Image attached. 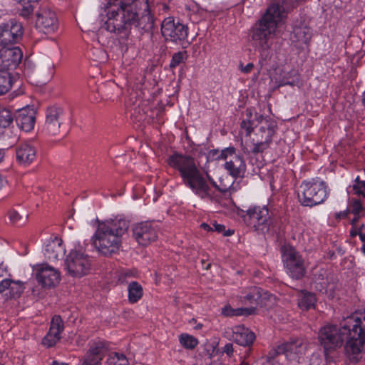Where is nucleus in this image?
Segmentation results:
<instances>
[{
	"instance_id": "obj_15",
	"label": "nucleus",
	"mask_w": 365,
	"mask_h": 365,
	"mask_svg": "<svg viewBox=\"0 0 365 365\" xmlns=\"http://www.w3.org/2000/svg\"><path fill=\"white\" fill-rule=\"evenodd\" d=\"M54 74L53 64L48 65L41 73H38L36 65L30 57L24 58V79L34 86L44 84L53 77Z\"/></svg>"
},
{
	"instance_id": "obj_53",
	"label": "nucleus",
	"mask_w": 365,
	"mask_h": 365,
	"mask_svg": "<svg viewBox=\"0 0 365 365\" xmlns=\"http://www.w3.org/2000/svg\"><path fill=\"white\" fill-rule=\"evenodd\" d=\"M16 158L19 163H21L23 160V150L21 149H18L16 150Z\"/></svg>"
},
{
	"instance_id": "obj_50",
	"label": "nucleus",
	"mask_w": 365,
	"mask_h": 365,
	"mask_svg": "<svg viewBox=\"0 0 365 365\" xmlns=\"http://www.w3.org/2000/svg\"><path fill=\"white\" fill-rule=\"evenodd\" d=\"M233 351V344L232 343H227L223 347V353H225L229 357L232 356Z\"/></svg>"
},
{
	"instance_id": "obj_39",
	"label": "nucleus",
	"mask_w": 365,
	"mask_h": 365,
	"mask_svg": "<svg viewBox=\"0 0 365 365\" xmlns=\"http://www.w3.org/2000/svg\"><path fill=\"white\" fill-rule=\"evenodd\" d=\"M187 51H178L177 53H175L173 55L170 67L171 68H174L177 66H178L180 63L185 61L187 58Z\"/></svg>"
},
{
	"instance_id": "obj_9",
	"label": "nucleus",
	"mask_w": 365,
	"mask_h": 365,
	"mask_svg": "<svg viewBox=\"0 0 365 365\" xmlns=\"http://www.w3.org/2000/svg\"><path fill=\"white\" fill-rule=\"evenodd\" d=\"M281 253L286 273L294 279H302L306 274V267L301 254L291 245L282 246Z\"/></svg>"
},
{
	"instance_id": "obj_34",
	"label": "nucleus",
	"mask_w": 365,
	"mask_h": 365,
	"mask_svg": "<svg viewBox=\"0 0 365 365\" xmlns=\"http://www.w3.org/2000/svg\"><path fill=\"white\" fill-rule=\"evenodd\" d=\"M36 148L34 145L24 143V168L36 160Z\"/></svg>"
},
{
	"instance_id": "obj_25",
	"label": "nucleus",
	"mask_w": 365,
	"mask_h": 365,
	"mask_svg": "<svg viewBox=\"0 0 365 365\" xmlns=\"http://www.w3.org/2000/svg\"><path fill=\"white\" fill-rule=\"evenodd\" d=\"M225 168L234 178L243 176L246 170V164L240 155H234L225 164Z\"/></svg>"
},
{
	"instance_id": "obj_8",
	"label": "nucleus",
	"mask_w": 365,
	"mask_h": 365,
	"mask_svg": "<svg viewBox=\"0 0 365 365\" xmlns=\"http://www.w3.org/2000/svg\"><path fill=\"white\" fill-rule=\"evenodd\" d=\"M244 219L255 231L262 235L268 233L274 224L273 212L265 205L249 208L244 215Z\"/></svg>"
},
{
	"instance_id": "obj_17",
	"label": "nucleus",
	"mask_w": 365,
	"mask_h": 365,
	"mask_svg": "<svg viewBox=\"0 0 365 365\" xmlns=\"http://www.w3.org/2000/svg\"><path fill=\"white\" fill-rule=\"evenodd\" d=\"M23 35L21 23L11 19L8 23L0 25V46L7 47L21 40Z\"/></svg>"
},
{
	"instance_id": "obj_19",
	"label": "nucleus",
	"mask_w": 365,
	"mask_h": 365,
	"mask_svg": "<svg viewBox=\"0 0 365 365\" xmlns=\"http://www.w3.org/2000/svg\"><path fill=\"white\" fill-rule=\"evenodd\" d=\"M133 235L137 242L147 246L158 238L157 230L149 222H141L133 227Z\"/></svg>"
},
{
	"instance_id": "obj_33",
	"label": "nucleus",
	"mask_w": 365,
	"mask_h": 365,
	"mask_svg": "<svg viewBox=\"0 0 365 365\" xmlns=\"http://www.w3.org/2000/svg\"><path fill=\"white\" fill-rule=\"evenodd\" d=\"M12 79L9 73L0 70V96L9 91L12 86Z\"/></svg>"
},
{
	"instance_id": "obj_12",
	"label": "nucleus",
	"mask_w": 365,
	"mask_h": 365,
	"mask_svg": "<svg viewBox=\"0 0 365 365\" xmlns=\"http://www.w3.org/2000/svg\"><path fill=\"white\" fill-rule=\"evenodd\" d=\"M35 16V26L39 31L50 34L57 31L58 28V21L56 13L48 7L40 8L37 11L35 15L30 14L26 16L24 19H27L28 21L33 19Z\"/></svg>"
},
{
	"instance_id": "obj_1",
	"label": "nucleus",
	"mask_w": 365,
	"mask_h": 365,
	"mask_svg": "<svg viewBox=\"0 0 365 365\" xmlns=\"http://www.w3.org/2000/svg\"><path fill=\"white\" fill-rule=\"evenodd\" d=\"M347 339L345 350L348 355L357 359L365 352V315H351L341 323L340 327L328 324L319 330V340L326 357L341 348Z\"/></svg>"
},
{
	"instance_id": "obj_4",
	"label": "nucleus",
	"mask_w": 365,
	"mask_h": 365,
	"mask_svg": "<svg viewBox=\"0 0 365 365\" xmlns=\"http://www.w3.org/2000/svg\"><path fill=\"white\" fill-rule=\"evenodd\" d=\"M166 162L170 168L179 173L183 184L201 199L212 200L207 180L200 172L193 157L175 152L167 158Z\"/></svg>"
},
{
	"instance_id": "obj_41",
	"label": "nucleus",
	"mask_w": 365,
	"mask_h": 365,
	"mask_svg": "<svg viewBox=\"0 0 365 365\" xmlns=\"http://www.w3.org/2000/svg\"><path fill=\"white\" fill-rule=\"evenodd\" d=\"M350 212L353 213L354 215H365V207L362 206L360 200H353L351 203Z\"/></svg>"
},
{
	"instance_id": "obj_51",
	"label": "nucleus",
	"mask_w": 365,
	"mask_h": 365,
	"mask_svg": "<svg viewBox=\"0 0 365 365\" xmlns=\"http://www.w3.org/2000/svg\"><path fill=\"white\" fill-rule=\"evenodd\" d=\"M349 213H350V210L347 208L346 210H345L342 212L336 213L335 217L338 220L341 219V218H346Z\"/></svg>"
},
{
	"instance_id": "obj_59",
	"label": "nucleus",
	"mask_w": 365,
	"mask_h": 365,
	"mask_svg": "<svg viewBox=\"0 0 365 365\" xmlns=\"http://www.w3.org/2000/svg\"><path fill=\"white\" fill-rule=\"evenodd\" d=\"M4 157L3 151L0 150V162L2 160Z\"/></svg>"
},
{
	"instance_id": "obj_24",
	"label": "nucleus",
	"mask_w": 365,
	"mask_h": 365,
	"mask_svg": "<svg viewBox=\"0 0 365 365\" xmlns=\"http://www.w3.org/2000/svg\"><path fill=\"white\" fill-rule=\"evenodd\" d=\"M105 348L104 342H94L86 355L80 361V365H101L103 352Z\"/></svg>"
},
{
	"instance_id": "obj_2",
	"label": "nucleus",
	"mask_w": 365,
	"mask_h": 365,
	"mask_svg": "<svg viewBox=\"0 0 365 365\" xmlns=\"http://www.w3.org/2000/svg\"><path fill=\"white\" fill-rule=\"evenodd\" d=\"M299 0H280L267 9L264 14L252 27L249 40L260 55L259 63H264L271 57V38L274 36L278 23L287 14L299 4Z\"/></svg>"
},
{
	"instance_id": "obj_14",
	"label": "nucleus",
	"mask_w": 365,
	"mask_h": 365,
	"mask_svg": "<svg viewBox=\"0 0 365 365\" xmlns=\"http://www.w3.org/2000/svg\"><path fill=\"white\" fill-rule=\"evenodd\" d=\"M68 120V115L61 107L49 106L45 113V128L52 135L60 134Z\"/></svg>"
},
{
	"instance_id": "obj_10",
	"label": "nucleus",
	"mask_w": 365,
	"mask_h": 365,
	"mask_svg": "<svg viewBox=\"0 0 365 365\" xmlns=\"http://www.w3.org/2000/svg\"><path fill=\"white\" fill-rule=\"evenodd\" d=\"M161 34L166 42L183 45L190 43L187 41L188 27L172 16L165 18L161 23Z\"/></svg>"
},
{
	"instance_id": "obj_29",
	"label": "nucleus",
	"mask_w": 365,
	"mask_h": 365,
	"mask_svg": "<svg viewBox=\"0 0 365 365\" xmlns=\"http://www.w3.org/2000/svg\"><path fill=\"white\" fill-rule=\"evenodd\" d=\"M317 302L314 294L302 291L298 298V306L302 310H309L314 308Z\"/></svg>"
},
{
	"instance_id": "obj_28",
	"label": "nucleus",
	"mask_w": 365,
	"mask_h": 365,
	"mask_svg": "<svg viewBox=\"0 0 365 365\" xmlns=\"http://www.w3.org/2000/svg\"><path fill=\"white\" fill-rule=\"evenodd\" d=\"M312 29L307 26H295L293 29L292 39L299 43L308 44L312 38Z\"/></svg>"
},
{
	"instance_id": "obj_61",
	"label": "nucleus",
	"mask_w": 365,
	"mask_h": 365,
	"mask_svg": "<svg viewBox=\"0 0 365 365\" xmlns=\"http://www.w3.org/2000/svg\"><path fill=\"white\" fill-rule=\"evenodd\" d=\"M201 327H202V324H198L195 327V329H201Z\"/></svg>"
},
{
	"instance_id": "obj_40",
	"label": "nucleus",
	"mask_w": 365,
	"mask_h": 365,
	"mask_svg": "<svg viewBox=\"0 0 365 365\" xmlns=\"http://www.w3.org/2000/svg\"><path fill=\"white\" fill-rule=\"evenodd\" d=\"M262 297L261 289L254 287L245 297V299L250 303L258 304Z\"/></svg>"
},
{
	"instance_id": "obj_62",
	"label": "nucleus",
	"mask_w": 365,
	"mask_h": 365,
	"mask_svg": "<svg viewBox=\"0 0 365 365\" xmlns=\"http://www.w3.org/2000/svg\"><path fill=\"white\" fill-rule=\"evenodd\" d=\"M99 52L101 53V54H102L103 56H105V52L103 51H101L100 50Z\"/></svg>"
},
{
	"instance_id": "obj_18",
	"label": "nucleus",
	"mask_w": 365,
	"mask_h": 365,
	"mask_svg": "<svg viewBox=\"0 0 365 365\" xmlns=\"http://www.w3.org/2000/svg\"><path fill=\"white\" fill-rule=\"evenodd\" d=\"M22 57L23 53L20 47H2L0 49V70L16 68Z\"/></svg>"
},
{
	"instance_id": "obj_23",
	"label": "nucleus",
	"mask_w": 365,
	"mask_h": 365,
	"mask_svg": "<svg viewBox=\"0 0 365 365\" xmlns=\"http://www.w3.org/2000/svg\"><path fill=\"white\" fill-rule=\"evenodd\" d=\"M66 253L63 241L58 237L48 240L45 245L44 256L49 260H58L62 259Z\"/></svg>"
},
{
	"instance_id": "obj_35",
	"label": "nucleus",
	"mask_w": 365,
	"mask_h": 365,
	"mask_svg": "<svg viewBox=\"0 0 365 365\" xmlns=\"http://www.w3.org/2000/svg\"><path fill=\"white\" fill-rule=\"evenodd\" d=\"M180 344L187 349H193L198 344V341L194 336L187 334H182L179 336Z\"/></svg>"
},
{
	"instance_id": "obj_21",
	"label": "nucleus",
	"mask_w": 365,
	"mask_h": 365,
	"mask_svg": "<svg viewBox=\"0 0 365 365\" xmlns=\"http://www.w3.org/2000/svg\"><path fill=\"white\" fill-rule=\"evenodd\" d=\"M0 264V293L4 292L5 290H9L10 297L12 298H19L23 289V284L21 281H14L6 279V270L1 267Z\"/></svg>"
},
{
	"instance_id": "obj_30",
	"label": "nucleus",
	"mask_w": 365,
	"mask_h": 365,
	"mask_svg": "<svg viewBox=\"0 0 365 365\" xmlns=\"http://www.w3.org/2000/svg\"><path fill=\"white\" fill-rule=\"evenodd\" d=\"M255 307L232 309L230 305H226L222 309V314L225 317L251 315L255 313Z\"/></svg>"
},
{
	"instance_id": "obj_5",
	"label": "nucleus",
	"mask_w": 365,
	"mask_h": 365,
	"mask_svg": "<svg viewBox=\"0 0 365 365\" xmlns=\"http://www.w3.org/2000/svg\"><path fill=\"white\" fill-rule=\"evenodd\" d=\"M130 222L125 218H115L98 224L92 237L93 245L105 256L117 253L122 245V240L128 231Z\"/></svg>"
},
{
	"instance_id": "obj_6",
	"label": "nucleus",
	"mask_w": 365,
	"mask_h": 365,
	"mask_svg": "<svg viewBox=\"0 0 365 365\" xmlns=\"http://www.w3.org/2000/svg\"><path fill=\"white\" fill-rule=\"evenodd\" d=\"M255 117L257 125H255L257 130L251 138V148L250 150L246 148L244 150L253 165L257 162L254 157L259 153H262L269 147L272 137L277 130V124L275 120L264 118L262 115L257 113H255Z\"/></svg>"
},
{
	"instance_id": "obj_55",
	"label": "nucleus",
	"mask_w": 365,
	"mask_h": 365,
	"mask_svg": "<svg viewBox=\"0 0 365 365\" xmlns=\"http://www.w3.org/2000/svg\"><path fill=\"white\" fill-rule=\"evenodd\" d=\"M364 215H354V217L351 220V225H356V223L359 221V220L361 217H364Z\"/></svg>"
},
{
	"instance_id": "obj_32",
	"label": "nucleus",
	"mask_w": 365,
	"mask_h": 365,
	"mask_svg": "<svg viewBox=\"0 0 365 365\" xmlns=\"http://www.w3.org/2000/svg\"><path fill=\"white\" fill-rule=\"evenodd\" d=\"M252 111L251 109L246 110V118L241 123V128L245 130L247 136H250L253 130V127L257 125L255 123L256 117L252 118Z\"/></svg>"
},
{
	"instance_id": "obj_54",
	"label": "nucleus",
	"mask_w": 365,
	"mask_h": 365,
	"mask_svg": "<svg viewBox=\"0 0 365 365\" xmlns=\"http://www.w3.org/2000/svg\"><path fill=\"white\" fill-rule=\"evenodd\" d=\"M131 275V272L129 271L123 272L120 274L119 279L120 280H124V279L127 277H129Z\"/></svg>"
},
{
	"instance_id": "obj_16",
	"label": "nucleus",
	"mask_w": 365,
	"mask_h": 365,
	"mask_svg": "<svg viewBox=\"0 0 365 365\" xmlns=\"http://www.w3.org/2000/svg\"><path fill=\"white\" fill-rule=\"evenodd\" d=\"M33 272L38 283L44 289L53 288L60 282L59 271L47 263L34 266Z\"/></svg>"
},
{
	"instance_id": "obj_11",
	"label": "nucleus",
	"mask_w": 365,
	"mask_h": 365,
	"mask_svg": "<svg viewBox=\"0 0 365 365\" xmlns=\"http://www.w3.org/2000/svg\"><path fill=\"white\" fill-rule=\"evenodd\" d=\"M65 265L71 276L81 277L89 272L91 261L88 255L80 251L71 250L66 256Z\"/></svg>"
},
{
	"instance_id": "obj_49",
	"label": "nucleus",
	"mask_w": 365,
	"mask_h": 365,
	"mask_svg": "<svg viewBox=\"0 0 365 365\" xmlns=\"http://www.w3.org/2000/svg\"><path fill=\"white\" fill-rule=\"evenodd\" d=\"M21 109H16L14 113L15 120L20 129H23V117L21 114Z\"/></svg>"
},
{
	"instance_id": "obj_57",
	"label": "nucleus",
	"mask_w": 365,
	"mask_h": 365,
	"mask_svg": "<svg viewBox=\"0 0 365 365\" xmlns=\"http://www.w3.org/2000/svg\"><path fill=\"white\" fill-rule=\"evenodd\" d=\"M51 365H68V364L65 363H58L56 361H53Z\"/></svg>"
},
{
	"instance_id": "obj_31",
	"label": "nucleus",
	"mask_w": 365,
	"mask_h": 365,
	"mask_svg": "<svg viewBox=\"0 0 365 365\" xmlns=\"http://www.w3.org/2000/svg\"><path fill=\"white\" fill-rule=\"evenodd\" d=\"M128 301L130 303H135L140 300L143 294L142 286L137 282H132L128 284Z\"/></svg>"
},
{
	"instance_id": "obj_26",
	"label": "nucleus",
	"mask_w": 365,
	"mask_h": 365,
	"mask_svg": "<svg viewBox=\"0 0 365 365\" xmlns=\"http://www.w3.org/2000/svg\"><path fill=\"white\" fill-rule=\"evenodd\" d=\"M38 110L37 103L24 106V132H31L34 129Z\"/></svg>"
},
{
	"instance_id": "obj_48",
	"label": "nucleus",
	"mask_w": 365,
	"mask_h": 365,
	"mask_svg": "<svg viewBox=\"0 0 365 365\" xmlns=\"http://www.w3.org/2000/svg\"><path fill=\"white\" fill-rule=\"evenodd\" d=\"M255 65L252 63H249L246 66H244L242 62L239 64V69L241 72L245 74L250 73L254 68Z\"/></svg>"
},
{
	"instance_id": "obj_63",
	"label": "nucleus",
	"mask_w": 365,
	"mask_h": 365,
	"mask_svg": "<svg viewBox=\"0 0 365 365\" xmlns=\"http://www.w3.org/2000/svg\"><path fill=\"white\" fill-rule=\"evenodd\" d=\"M26 254H27V252H26V249L24 248V255H26Z\"/></svg>"
},
{
	"instance_id": "obj_37",
	"label": "nucleus",
	"mask_w": 365,
	"mask_h": 365,
	"mask_svg": "<svg viewBox=\"0 0 365 365\" xmlns=\"http://www.w3.org/2000/svg\"><path fill=\"white\" fill-rule=\"evenodd\" d=\"M109 365H128V360L123 354L113 353L108 359Z\"/></svg>"
},
{
	"instance_id": "obj_46",
	"label": "nucleus",
	"mask_w": 365,
	"mask_h": 365,
	"mask_svg": "<svg viewBox=\"0 0 365 365\" xmlns=\"http://www.w3.org/2000/svg\"><path fill=\"white\" fill-rule=\"evenodd\" d=\"M298 83V74L296 71H294V76L292 77V80L289 81L285 79L284 78L282 80V82L280 83L279 86H286V85H290V86H294Z\"/></svg>"
},
{
	"instance_id": "obj_38",
	"label": "nucleus",
	"mask_w": 365,
	"mask_h": 365,
	"mask_svg": "<svg viewBox=\"0 0 365 365\" xmlns=\"http://www.w3.org/2000/svg\"><path fill=\"white\" fill-rule=\"evenodd\" d=\"M14 117L8 109L0 110V127L6 128L13 121Z\"/></svg>"
},
{
	"instance_id": "obj_44",
	"label": "nucleus",
	"mask_w": 365,
	"mask_h": 365,
	"mask_svg": "<svg viewBox=\"0 0 365 365\" xmlns=\"http://www.w3.org/2000/svg\"><path fill=\"white\" fill-rule=\"evenodd\" d=\"M207 180L210 181V182L212 184V185L218 191L220 192L227 195V193L230 194V189L231 186H227V185H219L216 183V182L214 181V180L208 175L207 174Z\"/></svg>"
},
{
	"instance_id": "obj_42",
	"label": "nucleus",
	"mask_w": 365,
	"mask_h": 365,
	"mask_svg": "<svg viewBox=\"0 0 365 365\" xmlns=\"http://www.w3.org/2000/svg\"><path fill=\"white\" fill-rule=\"evenodd\" d=\"M212 231H215L217 233H222L224 236H230L234 233V230L230 229L225 230V225L218 224L216 222H212Z\"/></svg>"
},
{
	"instance_id": "obj_52",
	"label": "nucleus",
	"mask_w": 365,
	"mask_h": 365,
	"mask_svg": "<svg viewBox=\"0 0 365 365\" xmlns=\"http://www.w3.org/2000/svg\"><path fill=\"white\" fill-rule=\"evenodd\" d=\"M200 227L204 229L205 230H207V231H212V222L210 224H207V223H202Z\"/></svg>"
},
{
	"instance_id": "obj_7",
	"label": "nucleus",
	"mask_w": 365,
	"mask_h": 365,
	"mask_svg": "<svg viewBox=\"0 0 365 365\" xmlns=\"http://www.w3.org/2000/svg\"><path fill=\"white\" fill-rule=\"evenodd\" d=\"M327 197L325 183L314 179L304 180L299 186L298 199L303 206L313 207L319 205Z\"/></svg>"
},
{
	"instance_id": "obj_43",
	"label": "nucleus",
	"mask_w": 365,
	"mask_h": 365,
	"mask_svg": "<svg viewBox=\"0 0 365 365\" xmlns=\"http://www.w3.org/2000/svg\"><path fill=\"white\" fill-rule=\"evenodd\" d=\"M234 155H235V148L234 147H229L222 150L215 159L227 160L229 157L232 158Z\"/></svg>"
},
{
	"instance_id": "obj_27",
	"label": "nucleus",
	"mask_w": 365,
	"mask_h": 365,
	"mask_svg": "<svg viewBox=\"0 0 365 365\" xmlns=\"http://www.w3.org/2000/svg\"><path fill=\"white\" fill-rule=\"evenodd\" d=\"M234 340L237 344L241 346H250L252 344L255 335L247 328L239 327L236 328V331L233 333Z\"/></svg>"
},
{
	"instance_id": "obj_22",
	"label": "nucleus",
	"mask_w": 365,
	"mask_h": 365,
	"mask_svg": "<svg viewBox=\"0 0 365 365\" xmlns=\"http://www.w3.org/2000/svg\"><path fill=\"white\" fill-rule=\"evenodd\" d=\"M148 5V0H108L105 11L106 12V16L108 18L111 11L118 12L120 9L124 10L128 6H131L132 10L138 8H145L147 9Z\"/></svg>"
},
{
	"instance_id": "obj_47",
	"label": "nucleus",
	"mask_w": 365,
	"mask_h": 365,
	"mask_svg": "<svg viewBox=\"0 0 365 365\" xmlns=\"http://www.w3.org/2000/svg\"><path fill=\"white\" fill-rule=\"evenodd\" d=\"M8 215L10 222L12 224H15L16 222H19L21 218L20 214L14 210H10Z\"/></svg>"
},
{
	"instance_id": "obj_58",
	"label": "nucleus",
	"mask_w": 365,
	"mask_h": 365,
	"mask_svg": "<svg viewBox=\"0 0 365 365\" xmlns=\"http://www.w3.org/2000/svg\"><path fill=\"white\" fill-rule=\"evenodd\" d=\"M355 182H356V184L355 185H359V182H361V180H360L359 179V177L357 176L356 180H355Z\"/></svg>"
},
{
	"instance_id": "obj_60",
	"label": "nucleus",
	"mask_w": 365,
	"mask_h": 365,
	"mask_svg": "<svg viewBox=\"0 0 365 365\" xmlns=\"http://www.w3.org/2000/svg\"><path fill=\"white\" fill-rule=\"evenodd\" d=\"M211 153L213 154V156L215 155V154H217L218 153V150H213L211 151Z\"/></svg>"
},
{
	"instance_id": "obj_45",
	"label": "nucleus",
	"mask_w": 365,
	"mask_h": 365,
	"mask_svg": "<svg viewBox=\"0 0 365 365\" xmlns=\"http://www.w3.org/2000/svg\"><path fill=\"white\" fill-rule=\"evenodd\" d=\"M353 190H355L356 195H361L365 197V181L362 180L359 185H354Z\"/></svg>"
},
{
	"instance_id": "obj_36",
	"label": "nucleus",
	"mask_w": 365,
	"mask_h": 365,
	"mask_svg": "<svg viewBox=\"0 0 365 365\" xmlns=\"http://www.w3.org/2000/svg\"><path fill=\"white\" fill-rule=\"evenodd\" d=\"M350 235L353 237L356 235L359 236L361 241L363 242L361 250L365 255V225L364 224H361L359 227L352 225L350 230Z\"/></svg>"
},
{
	"instance_id": "obj_13",
	"label": "nucleus",
	"mask_w": 365,
	"mask_h": 365,
	"mask_svg": "<svg viewBox=\"0 0 365 365\" xmlns=\"http://www.w3.org/2000/svg\"><path fill=\"white\" fill-rule=\"evenodd\" d=\"M307 344L302 339H296L277 346V349L269 351L267 358L273 359L277 355L284 354L289 361H299L305 354Z\"/></svg>"
},
{
	"instance_id": "obj_20",
	"label": "nucleus",
	"mask_w": 365,
	"mask_h": 365,
	"mask_svg": "<svg viewBox=\"0 0 365 365\" xmlns=\"http://www.w3.org/2000/svg\"><path fill=\"white\" fill-rule=\"evenodd\" d=\"M64 324L59 315H55L51 322L50 329L43 338L42 344L47 347L53 346L61 339Z\"/></svg>"
},
{
	"instance_id": "obj_3",
	"label": "nucleus",
	"mask_w": 365,
	"mask_h": 365,
	"mask_svg": "<svg viewBox=\"0 0 365 365\" xmlns=\"http://www.w3.org/2000/svg\"><path fill=\"white\" fill-rule=\"evenodd\" d=\"M155 19L148 9L138 8L132 10L131 6L118 11H111L104 23L103 27L110 32L124 34L128 36L132 29L140 34L152 33Z\"/></svg>"
},
{
	"instance_id": "obj_56",
	"label": "nucleus",
	"mask_w": 365,
	"mask_h": 365,
	"mask_svg": "<svg viewBox=\"0 0 365 365\" xmlns=\"http://www.w3.org/2000/svg\"><path fill=\"white\" fill-rule=\"evenodd\" d=\"M6 179L0 175V190L6 185Z\"/></svg>"
}]
</instances>
